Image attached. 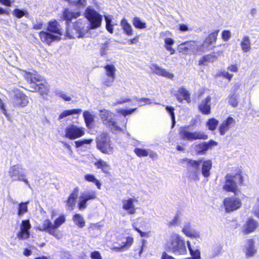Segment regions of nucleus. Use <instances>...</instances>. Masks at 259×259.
I'll use <instances>...</instances> for the list:
<instances>
[{
  "instance_id": "45",
  "label": "nucleus",
  "mask_w": 259,
  "mask_h": 259,
  "mask_svg": "<svg viewBox=\"0 0 259 259\" xmlns=\"http://www.w3.org/2000/svg\"><path fill=\"white\" fill-rule=\"evenodd\" d=\"M187 244L192 259H200V251L197 249L193 250L191 245V243L189 241H187Z\"/></svg>"
},
{
  "instance_id": "46",
  "label": "nucleus",
  "mask_w": 259,
  "mask_h": 259,
  "mask_svg": "<svg viewBox=\"0 0 259 259\" xmlns=\"http://www.w3.org/2000/svg\"><path fill=\"white\" fill-rule=\"evenodd\" d=\"M28 202H21L19 204L18 207V215L20 217L23 215V214L27 212L28 207L27 204Z\"/></svg>"
},
{
  "instance_id": "63",
  "label": "nucleus",
  "mask_w": 259,
  "mask_h": 259,
  "mask_svg": "<svg viewBox=\"0 0 259 259\" xmlns=\"http://www.w3.org/2000/svg\"><path fill=\"white\" fill-rule=\"evenodd\" d=\"M0 109L3 111V113L5 114V115L7 118H8L9 115L7 114L6 109L5 108V105L1 99H0Z\"/></svg>"
},
{
  "instance_id": "51",
  "label": "nucleus",
  "mask_w": 259,
  "mask_h": 259,
  "mask_svg": "<svg viewBox=\"0 0 259 259\" xmlns=\"http://www.w3.org/2000/svg\"><path fill=\"white\" fill-rule=\"evenodd\" d=\"M148 150L137 148L134 149V152L138 157H144L148 155Z\"/></svg>"
},
{
  "instance_id": "47",
  "label": "nucleus",
  "mask_w": 259,
  "mask_h": 259,
  "mask_svg": "<svg viewBox=\"0 0 259 259\" xmlns=\"http://www.w3.org/2000/svg\"><path fill=\"white\" fill-rule=\"evenodd\" d=\"M217 59V56L214 54V53H213L212 54L207 55L206 56H204L202 59L199 60V65H204V62H213L214 60H215Z\"/></svg>"
},
{
  "instance_id": "38",
  "label": "nucleus",
  "mask_w": 259,
  "mask_h": 259,
  "mask_svg": "<svg viewBox=\"0 0 259 259\" xmlns=\"http://www.w3.org/2000/svg\"><path fill=\"white\" fill-rule=\"evenodd\" d=\"M241 49L244 53L249 51L251 49V43L248 36H244L240 44Z\"/></svg>"
},
{
  "instance_id": "59",
  "label": "nucleus",
  "mask_w": 259,
  "mask_h": 259,
  "mask_svg": "<svg viewBox=\"0 0 259 259\" xmlns=\"http://www.w3.org/2000/svg\"><path fill=\"white\" fill-rule=\"evenodd\" d=\"M13 15L18 18H21L24 15V12L20 9H16L14 11Z\"/></svg>"
},
{
  "instance_id": "35",
  "label": "nucleus",
  "mask_w": 259,
  "mask_h": 259,
  "mask_svg": "<svg viewBox=\"0 0 259 259\" xmlns=\"http://www.w3.org/2000/svg\"><path fill=\"white\" fill-rule=\"evenodd\" d=\"M83 116L86 126L90 128L94 121L95 115L89 111H85L83 113Z\"/></svg>"
},
{
  "instance_id": "12",
  "label": "nucleus",
  "mask_w": 259,
  "mask_h": 259,
  "mask_svg": "<svg viewBox=\"0 0 259 259\" xmlns=\"http://www.w3.org/2000/svg\"><path fill=\"white\" fill-rule=\"evenodd\" d=\"M104 68L107 76L104 80V84L107 87H110L115 80L116 69L113 64H107L104 66Z\"/></svg>"
},
{
  "instance_id": "55",
  "label": "nucleus",
  "mask_w": 259,
  "mask_h": 259,
  "mask_svg": "<svg viewBox=\"0 0 259 259\" xmlns=\"http://www.w3.org/2000/svg\"><path fill=\"white\" fill-rule=\"evenodd\" d=\"M136 109L137 108H134L129 110L120 109L118 110L117 112L118 113H121L123 116H125L126 115L132 114L136 110Z\"/></svg>"
},
{
  "instance_id": "26",
  "label": "nucleus",
  "mask_w": 259,
  "mask_h": 259,
  "mask_svg": "<svg viewBox=\"0 0 259 259\" xmlns=\"http://www.w3.org/2000/svg\"><path fill=\"white\" fill-rule=\"evenodd\" d=\"M48 31L56 34L59 36L63 35V31L60 25L56 21H51L47 27Z\"/></svg>"
},
{
  "instance_id": "9",
  "label": "nucleus",
  "mask_w": 259,
  "mask_h": 259,
  "mask_svg": "<svg viewBox=\"0 0 259 259\" xmlns=\"http://www.w3.org/2000/svg\"><path fill=\"white\" fill-rule=\"evenodd\" d=\"M201 163L202 159L198 160L190 159L188 161V168L190 172L189 177L194 181L199 180L200 166Z\"/></svg>"
},
{
  "instance_id": "64",
  "label": "nucleus",
  "mask_w": 259,
  "mask_h": 259,
  "mask_svg": "<svg viewBox=\"0 0 259 259\" xmlns=\"http://www.w3.org/2000/svg\"><path fill=\"white\" fill-rule=\"evenodd\" d=\"M228 69L232 72H237L238 68L236 65H231L228 67Z\"/></svg>"
},
{
  "instance_id": "61",
  "label": "nucleus",
  "mask_w": 259,
  "mask_h": 259,
  "mask_svg": "<svg viewBox=\"0 0 259 259\" xmlns=\"http://www.w3.org/2000/svg\"><path fill=\"white\" fill-rule=\"evenodd\" d=\"M90 256L92 259H102L100 252L98 251H94L92 252L91 253Z\"/></svg>"
},
{
  "instance_id": "11",
  "label": "nucleus",
  "mask_w": 259,
  "mask_h": 259,
  "mask_svg": "<svg viewBox=\"0 0 259 259\" xmlns=\"http://www.w3.org/2000/svg\"><path fill=\"white\" fill-rule=\"evenodd\" d=\"M97 197V193L95 191H87L82 192L79 197L78 208L83 210L87 208V202L95 199Z\"/></svg>"
},
{
  "instance_id": "28",
  "label": "nucleus",
  "mask_w": 259,
  "mask_h": 259,
  "mask_svg": "<svg viewBox=\"0 0 259 259\" xmlns=\"http://www.w3.org/2000/svg\"><path fill=\"white\" fill-rule=\"evenodd\" d=\"M212 164V161L210 160H202L201 171L204 177L207 178L210 176Z\"/></svg>"
},
{
  "instance_id": "36",
  "label": "nucleus",
  "mask_w": 259,
  "mask_h": 259,
  "mask_svg": "<svg viewBox=\"0 0 259 259\" xmlns=\"http://www.w3.org/2000/svg\"><path fill=\"white\" fill-rule=\"evenodd\" d=\"M182 97L187 103L191 102L190 94L188 91L184 88L179 89V103L182 102Z\"/></svg>"
},
{
  "instance_id": "39",
  "label": "nucleus",
  "mask_w": 259,
  "mask_h": 259,
  "mask_svg": "<svg viewBox=\"0 0 259 259\" xmlns=\"http://www.w3.org/2000/svg\"><path fill=\"white\" fill-rule=\"evenodd\" d=\"M168 247L172 252H176L178 250V234H176L171 237V239L168 244Z\"/></svg>"
},
{
  "instance_id": "56",
  "label": "nucleus",
  "mask_w": 259,
  "mask_h": 259,
  "mask_svg": "<svg viewBox=\"0 0 259 259\" xmlns=\"http://www.w3.org/2000/svg\"><path fill=\"white\" fill-rule=\"evenodd\" d=\"M229 104L233 107H235L238 105V101L236 95H233L231 96L229 99Z\"/></svg>"
},
{
  "instance_id": "18",
  "label": "nucleus",
  "mask_w": 259,
  "mask_h": 259,
  "mask_svg": "<svg viewBox=\"0 0 259 259\" xmlns=\"http://www.w3.org/2000/svg\"><path fill=\"white\" fill-rule=\"evenodd\" d=\"M39 36L41 41L48 45H51V42L53 41L59 40L61 39V37L59 35L52 34L50 33L45 31L40 32Z\"/></svg>"
},
{
  "instance_id": "6",
  "label": "nucleus",
  "mask_w": 259,
  "mask_h": 259,
  "mask_svg": "<svg viewBox=\"0 0 259 259\" xmlns=\"http://www.w3.org/2000/svg\"><path fill=\"white\" fill-rule=\"evenodd\" d=\"M97 147L105 154H110L113 152V148L110 144V138L106 133H102L97 138Z\"/></svg>"
},
{
  "instance_id": "5",
  "label": "nucleus",
  "mask_w": 259,
  "mask_h": 259,
  "mask_svg": "<svg viewBox=\"0 0 259 259\" xmlns=\"http://www.w3.org/2000/svg\"><path fill=\"white\" fill-rule=\"evenodd\" d=\"M88 29L87 27H85V22L79 19L73 24V29H70L69 27H67L66 36L70 38L74 37L75 36L81 37L88 32Z\"/></svg>"
},
{
  "instance_id": "22",
  "label": "nucleus",
  "mask_w": 259,
  "mask_h": 259,
  "mask_svg": "<svg viewBox=\"0 0 259 259\" xmlns=\"http://www.w3.org/2000/svg\"><path fill=\"white\" fill-rule=\"evenodd\" d=\"M219 30H215L211 32L209 35L205 39L202 45V50L204 51V49L208 50L209 47L215 42Z\"/></svg>"
},
{
  "instance_id": "20",
  "label": "nucleus",
  "mask_w": 259,
  "mask_h": 259,
  "mask_svg": "<svg viewBox=\"0 0 259 259\" xmlns=\"http://www.w3.org/2000/svg\"><path fill=\"white\" fill-rule=\"evenodd\" d=\"M211 97L207 96L205 99L200 102L198 106L200 112L204 115H208L211 112Z\"/></svg>"
},
{
  "instance_id": "10",
  "label": "nucleus",
  "mask_w": 259,
  "mask_h": 259,
  "mask_svg": "<svg viewBox=\"0 0 259 259\" xmlns=\"http://www.w3.org/2000/svg\"><path fill=\"white\" fill-rule=\"evenodd\" d=\"M179 135L184 140L192 141L195 140H206L208 137L202 132H190L186 130H182Z\"/></svg>"
},
{
  "instance_id": "42",
  "label": "nucleus",
  "mask_w": 259,
  "mask_h": 259,
  "mask_svg": "<svg viewBox=\"0 0 259 259\" xmlns=\"http://www.w3.org/2000/svg\"><path fill=\"white\" fill-rule=\"evenodd\" d=\"M164 47L166 50L168 51L170 55L175 53V50L172 48V45L174 44V40L171 38H165L164 40Z\"/></svg>"
},
{
  "instance_id": "57",
  "label": "nucleus",
  "mask_w": 259,
  "mask_h": 259,
  "mask_svg": "<svg viewBox=\"0 0 259 259\" xmlns=\"http://www.w3.org/2000/svg\"><path fill=\"white\" fill-rule=\"evenodd\" d=\"M254 215L259 218V198H257L256 202L253 208Z\"/></svg>"
},
{
  "instance_id": "2",
  "label": "nucleus",
  "mask_w": 259,
  "mask_h": 259,
  "mask_svg": "<svg viewBox=\"0 0 259 259\" xmlns=\"http://www.w3.org/2000/svg\"><path fill=\"white\" fill-rule=\"evenodd\" d=\"M25 169L23 166L17 164L10 166L8 171V176L12 182H22L30 189L31 187L25 174Z\"/></svg>"
},
{
  "instance_id": "41",
  "label": "nucleus",
  "mask_w": 259,
  "mask_h": 259,
  "mask_svg": "<svg viewBox=\"0 0 259 259\" xmlns=\"http://www.w3.org/2000/svg\"><path fill=\"white\" fill-rule=\"evenodd\" d=\"M134 242V239L133 237H128L126 238V240L125 243H123V245H121L120 247H114V249L116 251H122L126 250L130 248Z\"/></svg>"
},
{
  "instance_id": "50",
  "label": "nucleus",
  "mask_w": 259,
  "mask_h": 259,
  "mask_svg": "<svg viewBox=\"0 0 259 259\" xmlns=\"http://www.w3.org/2000/svg\"><path fill=\"white\" fill-rule=\"evenodd\" d=\"M187 252L185 241L179 237V254H186Z\"/></svg>"
},
{
  "instance_id": "31",
  "label": "nucleus",
  "mask_w": 259,
  "mask_h": 259,
  "mask_svg": "<svg viewBox=\"0 0 259 259\" xmlns=\"http://www.w3.org/2000/svg\"><path fill=\"white\" fill-rule=\"evenodd\" d=\"M257 223L252 218H250L244 225V233L247 234L253 232L257 227Z\"/></svg>"
},
{
  "instance_id": "21",
  "label": "nucleus",
  "mask_w": 259,
  "mask_h": 259,
  "mask_svg": "<svg viewBox=\"0 0 259 259\" xmlns=\"http://www.w3.org/2000/svg\"><path fill=\"white\" fill-rule=\"evenodd\" d=\"M197 49L196 42L194 41H187L179 45V52H194Z\"/></svg>"
},
{
  "instance_id": "23",
  "label": "nucleus",
  "mask_w": 259,
  "mask_h": 259,
  "mask_svg": "<svg viewBox=\"0 0 259 259\" xmlns=\"http://www.w3.org/2000/svg\"><path fill=\"white\" fill-rule=\"evenodd\" d=\"M151 69L154 73L158 75L168 78H172L174 76L172 73L168 72L166 69L159 66L157 64H152L151 66Z\"/></svg>"
},
{
  "instance_id": "19",
  "label": "nucleus",
  "mask_w": 259,
  "mask_h": 259,
  "mask_svg": "<svg viewBox=\"0 0 259 259\" xmlns=\"http://www.w3.org/2000/svg\"><path fill=\"white\" fill-rule=\"evenodd\" d=\"M135 200L132 198L124 199L122 200V208L129 214L136 213V209L134 205Z\"/></svg>"
},
{
  "instance_id": "58",
  "label": "nucleus",
  "mask_w": 259,
  "mask_h": 259,
  "mask_svg": "<svg viewBox=\"0 0 259 259\" xmlns=\"http://www.w3.org/2000/svg\"><path fill=\"white\" fill-rule=\"evenodd\" d=\"M222 38L225 41L228 40L231 37V32L229 30H224L222 34Z\"/></svg>"
},
{
  "instance_id": "3",
  "label": "nucleus",
  "mask_w": 259,
  "mask_h": 259,
  "mask_svg": "<svg viewBox=\"0 0 259 259\" xmlns=\"http://www.w3.org/2000/svg\"><path fill=\"white\" fill-rule=\"evenodd\" d=\"M242 182L243 178L240 174H237L234 176L227 175L225 178V182L223 188L226 191L231 192L235 195H238L237 183L242 184Z\"/></svg>"
},
{
  "instance_id": "16",
  "label": "nucleus",
  "mask_w": 259,
  "mask_h": 259,
  "mask_svg": "<svg viewBox=\"0 0 259 259\" xmlns=\"http://www.w3.org/2000/svg\"><path fill=\"white\" fill-rule=\"evenodd\" d=\"M32 90L31 91H36L39 93L41 96L47 95L49 92V85L46 80L41 77V80L32 85Z\"/></svg>"
},
{
  "instance_id": "52",
  "label": "nucleus",
  "mask_w": 259,
  "mask_h": 259,
  "mask_svg": "<svg viewBox=\"0 0 259 259\" xmlns=\"http://www.w3.org/2000/svg\"><path fill=\"white\" fill-rule=\"evenodd\" d=\"M108 50V43L107 42L102 44L100 46V54L102 56H105Z\"/></svg>"
},
{
  "instance_id": "15",
  "label": "nucleus",
  "mask_w": 259,
  "mask_h": 259,
  "mask_svg": "<svg viewBox=\"0 0 259 259\" xmlns=\"http://www.w3.org/2000/svg\"><path fill=\"white\" fill-rule=\"evenodd\" d=\"M224 206L227 212L232 211L239 208L242 204L239 198L228 197L224 199Z\"/></svg>"
},
{
  "instance_id": "14",
  "label": "nucleus",
  "mask_w": 259,
  "mask_h": 259,
  "mask_svg": "<svg viewBox=\"0 0 259 259\" xmlns=\"http://www.w3.org/2000/svg\"><path fill=\"white\" fill-rule=\"evenodd\" d=\"M31 225L29 220H23L20 226V230L17 233V237L19 240H24L30 236L29 232Z\"/></svg>"
},
{
  "instance_id": "29",
  "label": "nucleus",
  "mask_w": 259,
  "mask_h": 259,
  "mask_svg": "<svg viewBox=\"0 0 259 259\" xmlns=\"http://www.w3.org/2000/svg\"><path fill=\"white\" fill-rule=\"evenodd\" d=\"M245 254L247 257H251L256 252L254 247V241L252 239H247L245 244Z\"/></svg>"
},
{
  "instance_id": "24",
  "label": "nucleus",
  "mask_w": 259,
  "mask_h": 259,
  "mask_svg": "<svg viewBox=\"0 0 259 259\" xmlns=\"http://www.w3.org/2000/svg\"><path fill=\"white\" fill-rule=\"evenodd\" d=\"M78 192L79 188L77 187H75L68 197L66 204V206L68 210H72L73 209Z\"/></svg>"
},
{
  "instance_id": "44",
  "label": "nucleus",
  "mask_w": 259,
  "mask_h": 259,
  "mask_svg": "<svg viewBox=\"0 0 259 259\" xmlns=\"http://www.w3.org/2000/svg\"><path fill=\"white\" fill-rule=\"evenodd\" d=\"M72 219L75 224L78 228H82L85 226V221L80 214H75L74 215Z\"/></svg>"
},
{
  "instance_id": "8",
  "label": "nucleus",
  "mask_w": 259,
  "mask_h": 259,
  "mask_svg": "<svg viewBox=\"0 0 259 259\" xmlns=\"http://www.w3.org/2000/svg\"><path fill=\"white\" fill-rule=\"evenodd\" d=\"M65 136L70 140L80 138L85 134L84 128L74 124H70L65 130Z\"/></svg>"
},
{
  "instance_id": "53",
  "label": "nucleus",
  "mask_w": 259,
  "mask_h": 259,
  "mask_svg": "<svg viewBox=\"0 0 259 259\" xmlns=\"http://www.w3.org/2000/svg\"><path fill=\"white\" fill-rule=\"evenodd\" d=\"M57 95L66 101H70L72 99L71 96L62 91L58 92Z\"/></svg>"
},
{
  "instance_id": "48",
  "label": "nucleus",
  "mask_w": 259,
  "mask_h": 259,
  "mask_svg": "<svg viewBox=\"0 0 259 259\" xmlns=\"http://www.w3.org/2000/svg\"><path fill=\"white\" fill-rule=\"evenodd\" d=\"M218 124L219 121L214 118L209 119L206 123L207 126L211 131L215 130Z\"/></svg>"
},
{
  "instance_id": "33",
  "label": "nucleus",
  "mask_w": 259,
  "mask_h": 259,
  "mask_svg": "<svg viewBox=\"0 0 259 259\" xmlns=\"http://www.w3.org/2000/svg\"><path fill=\"white\" fill-rule=\"evenodd\" d=\"M193 148L196 152L197 154L203 155L208 150V145L207 142H202L199 144L193 145Z\"/></svg>"
},
{
  "instance_id": "30",
  "label": "nucleus",
  "mask_w": 259,
  "mask_h": 259,
  "mask_svg": "<svg viewBox=\"0 0 259 259\" xmlns=\"http://www.w3.org/2000/svg\"><path fill=\"white\" fill-rule=\"evenodd\" d=\"M80 14L79 12H72L69 9H65L63 12V18L66 21L67 25H69V22H71L72 19L79 17Z\"/></svg>"
},
{
  "instance_id": "34",
  "label": "nucleus",
  "mask_w": 259,
  "mask_h": 259,
  "mask_svg": "<svg viewBox=\"0 0 259 259\" xmlns=\"http://www.w3.org/2000/svg\"><path fill=\"white\" fill-rule=\"evenodd\" d=\"M82 110L79 108L67 109L63 111L58 116V120H60L65 117L73 114H79L81 112Z\"/></svg>"
},
{
  "instance_id": "60",
  "label": "nucleus",
  "mask_w": 259,
  "mask_h": 259,
  "mask_svg": "<svg viewBox=\"0 0 259 259\" xmlns=\"http://www.w3.org/2000/svg\"><path fill=\"white\" fill-rule=\"evenodd\" d=\"M179 30L182 32L188 31L192 30V28H190L188 25L179 24Z\"/></svg>"
},
{
  "instance_id": "40",
  "label": "nucleus",
  "mask_w": 259,
  "mask_h": 259,
  "mask_svg": "<svg viewBox=\"0 0 259 259\" xmlns=\"http://www.w3.org/2000/svg\"><path fill=\"white\" fill-rule=\"evenodd\" d=\"M132 23L134 27L137 29H145L147 27L146 23L139 17H134Z\"/></svg>"
},
{
  "instance_id": "37",
  "label": "nucleus",
  "mask_w": 259,
  "mask_h": 259,
  "mask_svg": "<svg viewBox=\"0 0 259 259\" xmlns=\"http://www.w3.org/2000/svg\"><path fill=\"white\" fill-rule=\"evenodd\" d=\"M94 165L97 168L101 169L102 171L105 173H108L110 170V165L101 159H99L95 162Z\"/></svg>"
},
{
  "instance_id": "32",
  "label": "nucleus",
  "mask_w": 259,
  "mask_h": 259,
  "mask_svg": "<svg viewBox=\"0 0 259 259\" xmlns=\"http://www.w3.org/2000/svg\"><path fill=\"white\" fill-rule=\"evenodd\" d=\"M120 26L121 27L123 32L128 36L133 34V29L132 25L128 22L127 20L123 18L120 21Z\"/></svg>"
},
{
  "instance_id": "13",
  "label": "nucleus",
  "mask_w": 259,
  "mask_h": 259,
  "mask_svg": "<svg viewBox=\"0 0 259 259\" xmlns=\"http://www.w3.org/2000/svg\"><path fill=\"white\" fill-rule=\"evenodd\" d=\"M13 103L15 106L23 107L28 104L29 99L23 92L16 90L13 99Z\"/></svg>"
},
{
  "instance_id": "54",
  "label": "nucleus",
  "mask_w": 259,
  "mask_h": 259,
  "mask_svg": "<svg viewBox=\"0 0 259 259\" xmlns=\"http://www.w3.org/2000/svg\"><path fill=\"white\" fill-rule=\"evenodd\" d=\"M166 109L167 112H168L171 116V120H172V128L174 126L175 124V114L174 112V108L171 106H166Z\"/></svg>"
},
{
  "instance_id": "7",
  "label": "nucleus",
  "mask_w": 259,
  "mask_h": 259,
  "mask_svg": "<svg viewBox=\"0 0 259 259\" xmlns=\"http://www.w3.org/2000/svg\"><path fill=\"white\" fill-rule=\"evenodd\" d=\"M85 16L90 22V29H95L100 27L102 16L94 9L88 7L85 10Z\"/></svg>"
},
{
  "instance_id": "62",
  "label": "nucleus",
  "mask_w": 259,
  "mask_h": 259,
  "mask_svg": "<svg viewBox=\"0 0 259 259\" xmlns=\"http://www.w3.org/2000/svg\"><path fill=\"white\" fill-rule=\"evenodd\" d=\"M84 179L88 182L94 183L97 179L93 175L87 174L84 176Z\"/></svg>"
},
{
  "instance_id": "43",
  "label": "nucleus",
  "mask_w": 259,
  "mask_h": 259,
  "mask_svg": "<svg viewBox=\"0 0 259 259\" xmlns=\"http://www.w3.org/2000/svg\"><path fill=\"white\" fill-rule=\"evenodd\" d=\"M93 140L92 139H82L76 141H75V145L76 148H80L81 147H84L86 149L89 148V145L93 142Z\"/></svg>"
},
{
  "instance_id": "4",
  "label": "nucleus",
  "mask_w": 259,
  "mask_h": 259,
  "mask_svg": "<svg viewBox=\"0 0 259 259\" xmlns=\"http://www.w3.org/2000/svg\"><path fill=\"white\" fill-rule=\"evenodd\" d=\"M99 116L104 124L110 128L112 133H116L121 131V128L117 124L113 114L111 111L106 109L101 110Z\"/></svg>"
},
{
  "instance_id": "1",
  "label": "nucleus",
  "mask_w": 259,
  "mask_h": 259,
  "mask_svg": "<svg viewBox=\"0 0 259 259\" xmlns=\"http://www.w3.org/2000/svg\"><path fill=\"white\" fill-rule=\"evenodd\" d=\"M66 221V217L64 214L60 215L56 218L54 223L49 219L45 220L41 226L37 227V229L40 231H45L52 235L57 239L62 238V235L58 228H59Z\"/></svg>"
},
{
  "instance_id": "17",
  "label": "nucleus",
  "mask_w": 259,
  "mask_h": 259,
  "mask_svg": "<svg viewBox=\"0 0 259 259\" xmlns=\"http://www.w3.org/2000/svg\"><path fill=\"white\" fill-rule=\"evenodd\" d=\"M182 232L186 236L193 238H199L200 233L192 228L190 222H185L182 226Z\"/></svg>"
},
{
  "instance_id": "25",
  "label": "nucleus",
  "mask_w": 259,
  "mask_h": 259,
  "mask_svg": "<svg viewBox=\"0 0 259 259\" xmlns=\"http://www.w3.org/2000/svg\"><path fill=\"white\" fill-rule=\"evenodd\" d=\"M234 119L229 116L224 120L219 126V132L221 135H224L229 130L232 124L235 123Z\"/></svg>"
},
{
  "instance_id": "49",
  "label": "nucleus",
  "mask_w": 259,
  "mask_h": 259,
  "mask_svg": "<svg viewBox=\"0 0 259 259\" xmlns=\"http://www.w3.org/2000/svg\"><path fill=\"white\" fill-rule=\"evenodd\" d=\"M70 4L72 6H75L77 8H83L87 5V0H71Z\"/></svg>"
},
{
  "instance_id": "27",
  "label": "nucleus",
  "mask_w": 259,
  "mask_h": 259,
  "mask_svg": "<svg viewBox=\"0 0 259 259\" xmlns=\"http://www.w3.org/2000/svg\"><path fill=\"white\" fill-rule=\"evenodd\" d=\"M22 75L24 77L25 79L29 83H35L37 82H39L41 80V77L37 75V74L32 73L25 71H23L22 72Z\"/></svg>"
}]
</instances>
